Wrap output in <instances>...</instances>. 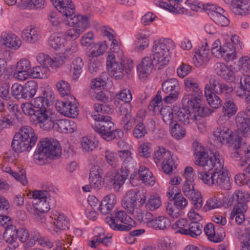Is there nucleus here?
Instances as JSON below:
<instances>
[{
	"mask_svg": "<svg viewBox=\"0 0 250 250\" xmlns=\"http://www.w3.org/2000/svg\"><path fill=\"white\" fill-rule=\"evenodd\" d=\"M203 171H199L197 174L198 178L202 182L208 186H212V172L210 173L208 170H206L203 168Z\"/></svg>",
	"mask_w": 250,
	"mask_h": 250,
	"instance_id": "052dcab7",
	"label": "nucleus"
},
{
	"mask_svg": "<svg viewBox=\"0 0 250 250\" xmlns=\"http://www.w3.org/2000/svg\"><path fill=\"white\" fill-rule=\"evenodd\" d=\"M170 201L171 203H168L167 206V211L172 217L177 218L180 211L188 205V201L181 193H176Z\"/></svg>",
	"mask_w": 250,
	"mask_h": 250,
	"instance_id": "dca6fc26",
	"label": "nucleus"
},
{
	"mask_svg": "<svg viewBox=\"0 0 250 250\" xmlns=\"http://www.w3.org/2000/svg\"><path fill=\"white\" fill-rule=\"evenodd\" d=\"M250 195L246 192L241 190H236L233 194L232 197L230 199L234 205L239 202L247 203L250 199Z\"/></svg>",
	"mask_w": 250,
	"mask_h": 250,
	"instance_id": "3c124183",
	"label": "nucleus"
},
{
	"mask_svg": "<svg viewBox=\"0 0 250 250\" xmlns=\"http://www.w3.org/2000/svg\"><path fill=\"white\" fill-rule=\"evenodd\" d=\"M65 42L64 38L60 33L53 34L50 36L48 40L49 45L56 50L64 46Z\"/></svg>",
	"mask_w": 250,
	"mask_h": 250,
	"instance_id": "e433bc0d",
	"label": "nucleus"
},
{
	"mask_svg": "<svg viewBox=\"0 0 250 250\" xmlns=\"http://www.w3.org/2000/svg\"><path fill=\"white\" fill-rule=\"evenodd\" d=\"M135 213V216L138 221L140 223H147L148 227H149V223L154 219L153 215L151 213L147 211H143L139 208H137Z\"/></svg>",
	"mask_w": 250,
	"mask_h": 250,
	"instance_id": "ea45409f",
	"label": "nucleus"
},
{
	"mask_svg": "<svg viewBox=\"0 0 250 250\" xmlns=\"http://www.w3.org/2000/svg\"><path fill=\"white\" fill-rule=\"evenodd\" d=\"M11 91L13 96L16 99H24L23 94V86L21 84L15 83L13 84L11 87Z\"/></svg>",
	"mask_w": 250,
	"mask_h": 250,
	"instance_id": "69168bd1",
	"label": "nucleus"
},
{
	"mask_svg": "<svg viewBox=\"0 0 250 250\" xmlns=\"http://www.w3.org/2000/svg\"><path fill=\"white\" fill-rule=\"evenodd\" d=\"M150 144L148 143L141 144L138 149L139 156L144 158H148L150 156Z\"/></svg>",
	"mask_w": 250,
	"mask_h": 250,
	"instance_id": "338daca9",
	"label": "nucleus"
},
{
	"mask_svg": "<svg viewBox=\"0 0 250 250\" xmlns=\"http://www.w3.org/2000/svg\"><path fill=\"white\" fill-rule=\"evenodd\" d=\"M51 217L54 220L53 231L57 234H60L62 230L69 229V220L64 215L57 211H53L51 212Z\"/></svg>",
	"mask_w": 250,
	"mask_h": 250,
	"instance_id": "6ab92c4d",
	"label": "nucleus"
},
{
	"mask_svg": "<svg viewBox=\"0 0 250 250\" xmlns=\"http://www.w3.org/2000/svg\"><path fill=\"white\" fill-rule=\"evenodd\" d=\"M70 26H73L64 33L65 37L71 40H76L83 33L89 25L87 16L82 15L74 16L73 18L67 19Z\"/></svg>",
	"mask_w": 250,
	"mask_h": 250,
	"instance_id": "6e6552de",
	"label": "nucleus"
},
{
	"mask_svg": "<svg viewBox=\"0 0 250 250\" xmlns=\"http://www.w3.org/2000/svg\"><path fill=\"white\" fill-rule=\"evenodd\" d=\"M163 91L167 94L163 100L166 104H170L176 101L179 95V84L176 79H170L165 81L162 84Z\"/></svg>",
	"mask_w": 250,
	"mask_h": 250,
	"instance_id": "4468645a",
	"label": "nucleus"
},
{
	"mask_svg": "<svg viewBox=\"0 0 250 250\" xmlns=\"http://www.w3.org/2000/svg\"><path fill=\"white\" fill-rule=\"evenodd\" d=\"M138 175L140 179L146 185L153 186L155 183V179L153 176L152 173L145 167L141 166L140 167Z\"/></svg>",
	"mask_w": 250,
	"mask_h": 250,
	"instance_id": "2f4dec72",
	"label": "nucleus"
},
{
	"mask_svg": "<svg viewBox=\"0 0 250 250\" xmlns=\"http://www.w3.org/2000/svg\"><path fill=\"white\" fill-rule=\"evenodd\" d=\"M214 70L218 75L226 81H232L234 78L233 72L224 63H216Z\"/></svg>",
	"mask_w": 250,
	"mask_h": 250,
	"instance_id": "cd10ccee",
	"label": "nucleus"
},
{
	"mask_svg": "<svg viewBox=\"0 0 250 250\" xmlns=\"http://www.w3.org/2000/svg\"><path fill=\"white\" fill-rule=\"evenodd\" d=\"M153 62L150 57H146L142 59L137 66L140 77H147L152 72L154 65H155Z\"/></svg>",
	"mask_w": 250,
	"mask_h": 250,
	"instance_id": "bb28decb",
	"label": "nucleus"
},
{
	"mask_svg": "<svg viewBox=\"0 0 250 250\" xmlns=\"http://www.w3.org/2000/svg\"><path fill=\"white\" fill-rule=\"evenodd\" d=\"M174 167H176L175 163L171 155H170L168 158L163 160L162 162V169L165 173L170 174Z\"/></svg>",
	"mask_w": 250,
	"mask_h": 250,
	"instance_id": "bf43d9fd",
	"label": "nucleus"
},
{
	"mask_svg": "<svg viewBox=\"0 0 250 250\" xmlns=\"http://www.w3.org/2000/svg\"><path fill=\"white\" fill-rule=\"evenodd\" d=\"M81 145L83 149L85 152H90L94 150L98 146V142L90 140L87 137L82 138Z\"/></svg>",
	"mask_w": 250,
	"mask_h": 250,
	"instance_id": "864d4df0",
	"label": "nucleus"
},
{
	"mask_svg": "<svg viewBox=\"0 0 250 250\" xmlns=\"http://www.w3.org/2000/svg\"><path fill=\"white\" fill-rule=\"evenodd\" d=\"M162 116L164 122L167 124H170L175 122L174 117V111H173L171 107L168 106H165L162 107L160 111H159Z\"/></svg>",
	"mask_w": 250,
	"mask_h": 250,
	"instance_id": "c03bdc74",
	"label": "nucleus"
},
{
	"mask_svg": "<svg viewBox=\"0 0 250 250\" xmlns=\"http://www.w3.org/2000/svg\"><path fill=\"white\" fill-rule=\"evenodd\" d=\"M30 76L33 78L44 79L47 77V69L37 66L30 70Z\"/></svg>",
	"mask_w": 250,
	"mask_h": 250,
	"instance_id": "4d7b16f0",
	"label": "nucleus"
},
{
	"mask_svg": "<svg viewBox=\"0 0 250 250\" xmlns=\"http://www.w3.org/2000/svg\"><path fill=\"white\" fill-rule=\"evenodd\" d=\"M77 51L76 47L71 46L66 48L64 52L60 53L55 57L56 61L58 62L59 64H62L65 61L72 59Z\"/></svg>",
	"mask_w": 250,
	"mask_h": 250,
	"instance_id": "c9c22d12",
	"label": "nucleus"
},
{
	"mask_svg": "<svg viewBox=\"0 0 250 250\" xmlns=\"http://www.w3.org/2000/svg\"><path fill=\"white\" fill-rule=\"evenodd\" d=\"M231 8L236 15L250 13V0H234L231 3Z\"/></svg>",
	"mask_w": 250,
	"mask_h": 250,
	"instance_id": "a878e982",
	"label": "nucleus"
},
{
	"mask_svg": "<svg viewBox=\"0 0 250 250\" xmlns=\"http://www.w3.org/2000/svg\"><path fill=\"white\" fill-rule=\"evenodd\" d=\"M184 84L186 90L190 93V95L184 96L182 99L183 104L187 103L188 106L192 107L194 110L197 111L199 115L206 116L205 110L207 109L200 103L203 94L196 80L187 78L184 80Z\"/></svg>",
	"mask_w": 250,
	"mask_h": 250,
	"instance_id": "7ed1b4c3",
	"label": "nucleus"
},
{
	"mask_svg": "<svg viewBox=\"0 0 250 250\" xmlns=\"http://www.w3.org/2000/svg\"><path fill=\"white\" fill-rule=\"evenodd\" d=\"M106 66L110 75L116 79H122L125 72L128 74L133 68L132 61L127 60L125 61L118 62L115 61V55L110 54L106 59Z\"/></svg>",
	"mask_w": 250,
	"mask_h": 250,
	"instance_id": "0eeeda50",
	"label": "nucleus"
},
{
	"mask_svg": "<svg viewBox=\"0 0 250 250\" xmlns=\"http://www.w3.org/2000/svg\"><path fill=\"white\" fill-rule=\"evenodd\" d=\"M96 123L93 125V128L95 131L99 133L101 137L107 140L112 131H113L114 127V123L111 121V118L109 116L99 114V116L92 115Z\"/></svg>",
	"mask_w": 250,
	"mask_h": 250,
	"instance_id": "9b49d317",
	"label": "nucleus"
},
{
	"mask_svg": "<svg viewBox=\"0 0 250 250\" xmlns=\"http://www.w3.org/2000/svg\"><path fill=\"white\" fill-rule=\"evenodd\" d=\"M71 101L66 100L64 102H59L56 104V107L58 111L65 116L75 118L78 115V110L75 98L71 96Z\"/></svg>",
	"mask_w": 250,
	"mask_h": 250,
	"instance_id": "a211bd4d",
	"label": "nucleus"
},
{
	"mask_svg": "<svg viewBox=\"0 0 250 250\" xmlns=\"http://www.w3.org/2000/svg\"><path fill=\"white\" fill-rule=\"evenodd\" d=\"M132 106L130 103H126L121 104L118 109V113L122 116V119L126 120L131 119L132 116Z\"/></svg>",
	"mask_w": 250,
	"mask_h": 250,
	"instance_id": "603ef678",
	"label": "nucleus"
},
{
	"mask_svg": "<svg viewBox=\"0 0 250 250\" xmlns=\"http://www.w3.org/2000/svg\"><path fill=\"white\" fill-rule=\"evenodd\" d=\"M162 105V95L161 91H158L154 98L151 101L148 106L150 111H152L155 114L159 112L161 110V106Z\"/></svg>",
	"mask_w": 250,
	"mask_h": 250,
	"instance_id": "37998d69",
	"label": "nucleus"
},
{
	"mask_svg": "<svg viewBox=\"0 0 250 250\" xmlns=\"http://www.w3.org/2000/svg\"><path fill=\"white\" fill-rule=\"evenodd\" d=\"M170 223L169 220L165 217L160 216L154 219L149 223V227L155 229L163 230L169 227Z\"/></svg>",
	"mask_w": 250,
	"mask_h": 250,
	"instance_id": "4c0bfd02",
	"label": "nucleus"
},
{
	"mask_svg": "<svg viewBox=\"0 0 250 250\" xmlns=\"http://www.w3.org/2000/svg\"><path fill=\"white\" fill-rule=\"evenodd\" d=\"M94 48V49L91 51L90 56L97 57L104 53L106 49V44H104L102 42H98L97 44H93L92 48Z\"/></svg>",
	"mask_w": 250,
	"mask_h": 250,
	"instance_id": "680f3d73",
	"label": "nucleus"
},
{
	"mask_svg": "<svg viewBox=\"0 0 250 250\" xmlns=\"http://www.w3.org/2000/svg\"><path fill=\"white\" fill-rule=\"evenodd\" d=\"M184 195L191 199L197 209L201 208L203 206V200L201 193L194 188L193 179H186L182 188Z\"/></svg>",
	"mask_w": 250,
	"mask_h": 250,
	"instance_id": "ddd939ff",
	"label": "nucleus"
},
{
	"mask_svg": "<svg viewBox=\"0 0 250 250\" xmlns=\"http://www.w3.org/2000/svg\"><path fill=\"white\" fill-rule=\"evenodd\" d=\"M22 86L24 99L29 100L34 96L38 89L37 83L35 81H29Z\"/></svg>",
	"mask_w": 250,
	"mask_h": 250,
	"instance_id": "f704fd0d",
	"label": "nucleus"
},
{
	"mask_svg": "<svg viewBox=\"0 0 250 250\" xmlns=\"http://www.w3.org/2000/svg\"><path fill=\"white\" fill-rule=\"evenodd\" d=\"M129 174V172H128L126 169H125V171H124V167H121L120 172L116 173L114 176V178H109L108 181L110 183H112L114 189L118 190L124 184Z\"/></svg>",
	"mask_w": 250,
	"mask_h": 250,
	"instance_id": "c85d7f7f",
	"label": "nucleus"
},
{
	"mask_svg": "<svg viewBox=\"0 0 250 250\" xmlns=\"http://www.w3.org/2000/svg\"><path fill=\"white\" fill-rule=\"evenodd\" d=\"M21 36L23 40L29 43H35L40 38V31L36 28L30 26L22 31Z\"/></svg>",
	"mask_w": 250,
	"mask_h": 250,
	"instance_id": "c756f323",
	"label": "nucleus"
},
{
	"mask_svg": "<svg viewBox=\"0 0 250 250\" xmlns=\"http://www.w3.org/2000/svg\"><path fill=\"white\" fill-rule=\"evenodd\" d=\"M235 124L239 131L244 136L250 134V119L244 112L240 111L237 114Z\"/></svg>",
	"mask_w": 250,
	"mask_h": 250,
	"instance_id": "412c9836",
	"label": "nucleus"
},
{
	"mask_svg": "<svg viewBox=\"0 0 250 250\" xmlns=\"http://www.w3.org/2000/svg\"><path fill=\"white\" fill-rule=\"evenodd\" d=\"M170 133L173 137L179 140L184 137L186 134V130L181 125L177 124V121L169 125Z\"/></svg>",
	"mask_w": 250,
	"mask_h": 250,
	"instance_id": "a19ab883",
	"label": "nucleus"
},
{
	"mask_svg": "<svg viewBox=\"0 0 250 250\" xmlns=\"http://www.w3.org/2000/svg\"><path fill=\"white\" fill-rule=\"evenodd\" d=\"M137 40L135 42L134 44L135 49L139 52H142L149 45V40L146 35L139 34L136 37Z\"/></svg>",
	"mask_w": 250,
	"mask_h": 250,
	"instance_id": "a18cd8bd",
	"label": "nucleus"
},
{
	"mask_svg": "<svg viewBox=\"0 0 250 250\" xmlns=\"http://www.w3.org/2000/svg\"><path fill=\"white\" fill-rule=\"evenodd\" d=\"M4 237L7 243L12 244L15 242L18 239L16 227L11 226L10 228L6 229L4 233Z\"/></svg>",
	"mask_w": 250,
	"mask_h": 250,
	"instance_id": "6e6d98bb",
	"label": "nucleus"
},
{
	"mask_svg": "<svg viewBox=\"0 0 250 250\" xmlns=\"http://www.w3.org/2000/svg\"><path fill=\"white\" fill-rule=\"evenodd\" d=\"M206 12L216 24L221 26H226L229 24V20L226 17L225 11L222 7L214 4L208 3L206 6Z\"/></svg>",
	"mask_w": 250,
	"mask_h": 250,
	"instance_id": "2eb2a0df",
	"label": "nucleus"
},
{
	"mask_svg": "<svg viewBox=\"0 0 250 250\" xmlns=\"http://www.w3.org/2000/svg\"><path fill=\"white\" fill-rule=\"evenodd\" d=\"M209 48L207 42H205L195 52L193 58V62L196 66H200L206 63L209 59Z\"/></svg>",
	"mask_w": 250,
	"mask_h": 250,
	"instance_id": "4be33fe9",
	"label": "nucleus"
},
{
	"mask_svg": "<svg viewBox=\"0 0 250 250\" xmlns=\"http://www.w3.org/2000/svg\"><path fill=\"white\" fill-rule=\"evenodd\" d=\"M239 84L241 93L238 95L240 96H245V99L247 101L250 99V76L243 75L241 77Z\"/></svg>",
	"mask_w": 250,
	"mask_h": 250,
	"instance_id": "72a5a7b5",
	"label": "nucleus"
},
{
	"mask_svg": "<svg viewBox=\"0 0 250 250\" xmlns=\"http://www.w3.org/2000/svg\"><path fill=\"white\" fill-rule=\"evenodd\" d=\"M187 107H179L174 108V114L175 119L184 124L185 125H188L193 123L197 120L198 117H201L198 114L197 111L194 110L192 107L189 106L187 103Z\"/></svg>",
	"mask_w": 250,
	"mask_h": 250,
	"instance_id": "f8f14e48",
	"label": "nucleus"
},
{
	"mask_svg": "<svg viewBox=\"0 0 250 250\" xmlns=\"http://www.w3.org/2000/svg\"><path fill=\"white\" fill-rule=\"evenodd\" d=\"M38 147L33 157L35 163L40 166L47 163L48 158L52 159L61 154V146L56 140L48 138L43 139L38 144Z\"/></svg>",
	"mask_w": 250,
	"mask_h": 250,
	"instance_id": "f03ea898",
	"label": "nucleus"
},
{
	"mask_svg": "<svg viewBox=\"0 0 250 250\" xmlns=\"http://www.w3.org/2000/svg\"><path fill=\"white\" fill-rule=\"evenodd\" d=\"M214 135L222 144L230 146L235 145V147H240L242 139L238 135L233 133L231 130L225 126H220L214 131Z\"/></svg>",
	"mask_w": 250,
	"mask_h": 250,
	"instance_id": "9d476101",
	"label": "nucleus"
},
{
	"mask_svg": "<svg viewBox=\"0 0 250 250\" xmlns=\"http://www.w3.org/2000/svg\"><path fill=\"white\" fill-rule=\"evenodd\" d=\"M238 110L236 104L231 101H227L225 102L222 107V112L225 116L229 119L234 115Z\"/></svg>",
	"mask_w": 250,
	"mask_h": 250,
	"instance_id": "79ce46f5",
	"label": "nucleus"
},
{
	"mask_svg": "<svg viewBox=\"0 0 250 250\" xmlns=\"http://www.w3.org/2000/svg\"><path fill=\"white\" fill-rule=\"evenodd\" d=\"M34 117L37 124L44 130H50L53 128L54 117L49 108L36 111Z\"/></svg>",
	"mask_w": 250,
	"mask_h": 250,
	"instance_id": "f3484780",
	"label": "nucleus"
},
{
	"mask_svg": "<svg viewBox=\"0 0 250 250\" xmlns=\"http://www.w3.org/2000/svg\"><path fill=\"white\" fill-rule=\"evenodd\" d=\"M134 136L137 138H141L147 134L146 126L142 122H139L135 126L133 132Z\"/></svg>",
	"mask_w": 250,
	"mask_h": 250,
	"instance_id": "e2e57ef3",
	"label": "nucleus"
},
{
	"mask_svg": "<svg viewBox=\"0 0 250 250\" xmlns=\"http://www.w3.org/2000/svg\"><path fill=\"white\" fill-rule=\"evenodd\" d=\"M194 149V155L197 157L195 164L201 166L206 170H211L214 168L212 172V185L219 186L220 188L228 190L230 188L229 179L228 177V172L224 167V160L219 153L215 151L211 156H209L204 148L201 146Z\"/></svg>",
	"mask_w": 250,
	"mask_h": 250,
	"instance_id": "f257e3e1",
	"label": "nucleus"
},
{
	"mask_svg": "<svg viewBox=\"0 0 250 250\" xmlns=\"http://www.w3.org/2000/svg\"><path fill=\"white\" fill-rule=\"evenodd\" d=\"M161 206V201L159 197L151 196L146 203V210L153 211Z\"/></svg>",
	"mask_w": 250,
	"mask_h": 250,
	"instance_id": "5fc2aeb1",
	"label": "nucleus"
},
{
	"mask_svg": "<svg viewBox=\"0 0 250 250\" xmlns=\"http://www.w3.org/2000/svg\"><path fill=\"white\" fill-rule=\"evenodd\" d=\"M212 55L217 58L222 57L226 61L229 62L233 60L236 58V52L227 46H219L214 49H211Z\"/></svg>",
	"mask_w": 250,
	"mask_h": 250,
	"instance_id": "b1692460",
	"label": "nucleus"
},
{
	"mask_svg": "<svg viewBox=\"0 0 250 250\" xmlns=\"http://www.w3.org/2000/svg\"><path fill=\"white\" fill-rule=\"evenodd\" d=\"M3 171L11 175L17 181H21L23 185L27 184L25 171L23 169L20 170L19 172L18 173L13 171L10 167H3Z\"/></svg>",
	"mask_w": 250,
	"mask_h": 250,
	"instance_id": "49530a36",
	"label": "nucleus"
},
{
	"mask_svg": "<svg viewBox=\"0 0 250 250\" xmlns=\"http://www.w3.org/2000/svg\"><path fill=\"white\" fill-rule=\"evenodd\" d=\"M55 7L67 19L73 18L75 13V6L70 0H51Z\"/></svg>",
	"mask_w": 250,
	"mask_h": 250,
	"instance_id": "aec40b11",
	"label": "nucleus"
},
{
	"mask_svg": "<svg viewBox=\"0 0 250 250\" xmlns=\"http://www.w3.org/2000/svg\"><path fill=\"white\" fill-rule=\"evenodd\" d=\"M105 222L114 230L128 231L132 228L133 220L125 210L117 209L105 218Z\"/></svg>",
	"mask_w": 250,
	"mask_h": 250,
	"instance_id": "423d86ee",
	"label": "nucleus"
},
{
	"mask_svg": "<svg viewBox=\"0 0 250 250\" xmlns=\"http://www.w3.org/2000/svg\"><path fill=\"white\" fill-rule=\"evenodd\" d=\"M32 105L36 111L49 108L48 100L44 97H38L31 100Z\"/></svg>",
	"mask_w": 250,
	"mask_h": 250,
	"instance_id": "09e8293b",
	"label": "nucleus"
},
{
	"mask_svg": "<svg viewBox=\"0 0 250 250\" xmlns=\"http://www.w3.org/2000/svg\"><path fill=\"white\" fill-rule=\"evenodd\" d=\"M53 128L58 131L63 133H71L74 132V122L67 119L53 120Z\"/></svg>",
	"mask_w": 250,
	"mask_h": 250,
	"instance_id": "393cba45",
	"label": "nucleus"
},
{
	"mask_svg": "<svg viewBox=\"0 0 250 250\" xmlns=\"http://www.w3.org/2000/svg\"><path fill=\"white\" fill-rule=\"evenodd\" d=\"M171 155L169 151H166L164 147H160L154 153V159L156 163L160 162L167 158H168Z\"/></svg>",
	"mask_w": 250,
	"mask_h": 250,
	"instance_id": "13d9d810",
	"label": "nucleus"
},
{
	"mask_svg": "<svg viewBox=\"0 0 250 250\" xmlns=\"http://www.w3.org/2000/svg\"><path fill=\"white\" fill-rule=\"evenodd\" d=\"M37 141L34 130L29 126L22 127L15 134L11 143L12 149L16 152L29 151Z\"/></svg>",
	"mask_w": 250,
	"mask_h": 250,
	"instance_id": "39448f33",
	"label": "nucleus"
},
{
	"mask_svg": "<svg viewBox=\"0 0 250 250\" xmlns=\"http://www.w3.org/2000/svg\"><path fill=\"white\" fill-rule=\"evenodd\" d=\"M234 151L231 153V157L234 158H241V155L244 154L246 158L250 159V146L249 147L246 146H242V142L240 145V147H235V145H233Z\"/></svg>",
	"mask_w": 250,
	"mask_h": 250,
	"instance_id": "de8ad7c7",
	"label": "nucleus"
},
{
	"mask_svg": "<svg viewBox=\"0 0 250 250\" xmlns=\"http://www.w3.org/2000/svg\"><path fill=\"white\" fill-rule=\"evenodd\" d=\"M204 231L210 241L215 243L221 242L223 238V237H218L215 234L214 225L212 223L208 224L204 228Z\"/></svg>",
	"mask_w": 250,
	"mask_h": 250,
	"instance_id": "8fccbe9b",
	"label": "nucleus"
},
{
	"mask_svg": "<svg viewBox=\"0 0 250 250\" xmlns=\"http://www.w3.org/2000/svg\"><path fill=\"white\" fill-rule=\"evenodd\" d=\"M105 158L107 163L113 167H116L118 165V158L114 153L106 150Z\"/></svg>",
	"mask_w": 250,
	"mask_h": 250,
	"instance_id": "774afa93",
	"label": "nucleus"
},
{
	"mask_svg": "<svg viewBox=\"0 0 250 250\" xmlns=\"http://www.w3.org/2000/svg\"><path fill=\"white\" fill-rule=\"evenodd\" d=\"M56 87L60 93L63 96L67 95L70 93V85L67 82L63 80L60 81L57 83L56 84Z\"/></svg>",
	"mask_w": 250,
	"mask_h": 250,
	"instance_id": "0e129e2a",
	"label": "nucleus"
},
{
	"mask_svg": "<svg viewBox=\"0 0 250 250\" xmlns=\"http://www.w3.org/2000/svg\"><path fill=\"white\" fill-rule=\"evenodd\" d=\"M3 43L9 48L18 49L21 44V40L15 34L5 33L1 36Z\"/></svg>",
	"mask_w": 250,
	"mask_h": 250,
	"instance_id": "7c9ffc66",
	"label": "nucleus"
},
{
	"mask_svg": "<svg viewBox=\"0 0 250 250\" xmlns=\"http://www.w3.org/2000/svg\"><path fill=\"white\" fill-rule=\"evenodd\" d=\"M146 196L145 194L139 190H130L126 192L122 200V206L128 213L133 214L135 209L138 208L137 202L139 203L138 207H142L145 203Z\"/></svg>",
	"mask_w": 250,
	"mask_h": 250,
	"instance_id": "1a4fd4ad",
	"label": "nucleus"
},
{
	"mask_svg": "<svg viewBox=\"0 0 250 250\" xmlns=\"http://www.w3.org/2000/svg\"><path fill=\"white\" fill-rule=\"evenodd\" d=\"M208 86H209L215 93L226 98H228L229 94L233 91L232 86L224 83H219L215 79L210 80L209 85Z\"/></svg>",
	"mask_w": 250,
	"mask_h": 250,
	"instance_id": "5701e85b",
	"label": "nucleus"
},
{
	"mask_svg": "<svg viewBox=\"0 0 250 250\" xmlns=\"http://www.w3.org/2000/svg\"><path fill=\"white\" fill-rule=\"evenodd\" d=\"M202 225L199 222H190L187 229H184V235L195 238L202 233Z\"/></svg>",
	"mask_w": 250,
	"mask_h": 250,
	"instance_id": "58836bf2",
	"label": "nucleus"
},
{
	"mask_svg": "<svg viewBox=\"0 0 250 250\" xmlns=\"http://www.w3.org/2000/svg\"><path fill=\"white\" fill-rule=\"evenodd\" d=\"M212 92L210 87L206 85L205 88V95L210 106L214 108H217L221 106V98Z\"/></svg>",
	"mask_w": 250,
	"mask_h": 250,
	"instance_id": "473e14b6",
	"label": "nucleus"
},
{
	"mask_svg": "<svg viewBox=\"0 0 250 250\" xmlns=\"http://www.w3.org/2000/svg\"><path fill=\"white\" fill-rule=\"evenodd\" d=\"M174 44L170 39H161L153 43L152 53L156 67L161 69L168 63L170 57L169 51L173 49Z\"/></svg>",
	"mask_w": 250,
	"mask_h": 250,
	"instance_id": "20e7f679",
	"label": "nucleus"
}]
</instances>
